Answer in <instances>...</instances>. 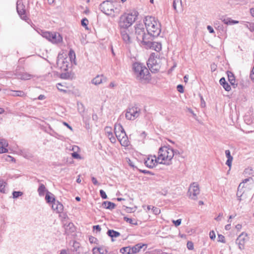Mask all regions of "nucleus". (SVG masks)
<instances>
[{
    "mask_svg": "<svg viewBox=\"0 0 254 254\" xmlns=\"http://www.w3.org/2000/svg\"><path fill=\"white\" fill-rule=\"evenodd\" d=\"M179 154L178 151H175L172 148L167 146L160 147L158 152V161L159 164L170 165L175 155Z\"/></svg>",
    "mask_w": 254,
    "mask_h": 254,
    "instance_id": "f257e3e1",
    "label": "nucleus"
},
{
    "mask_svg": "<svg viewBox=\"0 0 254 254\" xmlns=\"http://www.w3.org/2000/svg\"><path fill=\"white\" fill-rule=\"evenodd\" d=\"M132 69L134 75L137 80L141 82H146L150 79L148 69L143 64L134 63L132 64Z\"/></svg>",
    "mask_w": 254,
    "mask_h": 254,
    "instance_id": "f03ea898",
    "label": "nucleus"
},
{
    "mask_svg": "<svg viewBox=\"0 0 254 254\" xmlns=\"http://www.w3.org/2000/svg\"><path fill=\"white\" fill-rule=\"evenodd\" d=\"M144 23L148 34L151 37H157L160 34L161 25L155 17L146 16Z\"/></svg>",
    "mask_w": 254,
    "mask_h": 254,
    "instance_id": "7ed1b4c3",
    "label": "nucleus"
},
{
    "mask_svg": "<svg viewBox=\"0 0 254 254\" xmlns=\"http://www.w3.org/2000/svg\"><path fill=\"white\" fill-rule=\"evenodd\" d=\"M138 14L137 11L133 10L129 13H126L122 15L119 21V26L120 30L128 29V27L135 21Z\"/></svg>",
    "mask_w": 254,
    "mask_h": 254,
    "instance_id": "20e7f679",
    "label": "nucleus"
},
{
    "mask_svg": "<svg viewBox=\"0 0 254 254\" xmlns=\"http://www.w3.org/2000/svg\"><path fill=\"white\" fill-rule=\"evenodd\" d=\"M68 58L70 61L69 63H67L64 68V79H72L74 77V73L72 71V68L73 64H76V55L74 51L70 49L68 53Z\"/></svg>",
    "mask_w": 254,
    "mask_h": 254,
    "instance_id": "39448f33",
    "label": "nucleus"
},
{
    "mask_svg": "<svg viewBox=\"0 0 254 254\" xmlns=\"http://www.w3.org/2000/svg\"><path fill=\"white\" fill-rule=\"evenodd\" d=\"M114 132L116 136L123 146H127L129 145L128 137L122 126L119 124H115L114 127Z\"/></svg>",
    "mask_w": 254,
    "mask_h": 254,
    "instance_id": "423d86ee",
    "label": "nucleus"
},
{
    "mask_svg": "<svg viewBox=\"0 0 254 254\" xmlns=\"http://www.w3.org/2000/svg\"><path fill=\"white\" fill-rule=\"evenodd\" d=\"M135 33L136 40L144 46L145 42H147L151 37L148 33H145L144 26L142 24H138L135 27Z\"/></svg>",
    "mask_w": 254,
    "mask_h": 254,
    "instance_id": "0eeeda50",
    "label": "nucleus"
},
{
    "mask_svg": "<svg viewBox=\"0 0 254 254\" xmlns=\"http://www.w3.org/2000/svg\"><path fill=\"white\" fill-rule=\"evenodd\" d=\"M148 67L152 72L158 71L161 67V60L157 58L155 53H152L147 63Z\"/></svg>",
    "mask_w": 254,
    "mask_h": 254,
    "instance_id": "6e6552de",
    "label": "nucleus"
},
{
    "mask_svg": "<svg viewBox=\"0 0 254 254\" xmlns=\"http://www.w3.org/2000/svg\"><path fill=\"white\" fill-rule=\"evenodd\" d=\"M40 33L43 37L46 38L53 43L58 44L61 43L63 40L62 36L58 33L50 32L48 31L41 30Z\"/></svg>",
    "mask_w": 254,
    "mask_h": 254,
    "instance_id": "1a4fd4ad",
    "label": "nucleus"
},
{
    "mask_svg": "<svg viewBox=\"0 0 254 254\" xmlns=\"http://www.w3.org/2000/svg\"><path fill=\"white\" fill-rule=\"evenodd\" d=\"M140 109L137 107L128 108L126 113V118L128 120H134L140 115Z\"/></svg>",
    "mask_w": 254,
    "mask_h": 254,
    "instance_id": "9d476101",
    "label": "nucleus"
},
{
    "mask_svg": "<svg viewBox=\"0 0 254 254\" xmlns=\"http://www.w3.org/2000/svg\"><path fill=\"white\" fill-rule=\"evenodd\" d=\"M121 35L124 42L127 45L132 43L133 38V34L128 29H123L120 30Z\"/></svg>",
    "mask_w": 254,
    "mask_h": 254,
    "instance_id": "9b49d317",
    "label": "nucleus"
},
{
    "mask_svg": "<svg viewBox=\"0 0 254 254\" xmlns=\"http://www.w3.org/2000/svg\"><path fill=\"white\" fill-rule=\"evenodd\" d=\"M200 193L199 186L197 183H192L189 188L188 194L189 197L195 200L197 198V195Z\"/></svg>",
    "mask_w": 254,
    "mask_h": 254,
    "instance_id": "f8f14e48",
    "label": "nucleus"
},
{
    "mask_svg": "<svg viewBox=\"0 0 254 254\" xmlns=\"http://www.w3.org/2000/svg\"><path fill=\"white\" fill-rule=\"evenodd\" d=\"M101 10L107 15H111L114 12V6L110 1H104L100 5Z\"/></svg>",
    "mask_w": 254,
    "mask_h": 254,
    "instance_id": "ddd939ff",
    "label": "nucleus"
},
{
    "mask_svg": "<svg viewBox=\"0 0 254 254\" xmlns=\"http://www.w3.org/2000/svg\"><path fill=\"white\" fill-rule=\"evenodd\" d=\"M152 37H151L149 40L145 42L143 46L146 49H152L156 52H159L162 49L161 44L160 43L152 42Z\"/></svg>",
    "mask_w": 254,
    "mask_h": 254,
    "instance_id": "4468645a",
    "label": "nucleus"
},
{
    "mask_svg": "<svg viewBox=\"0 0 254 254\" xmlns=\"http://www.w3.org/2000/svg\"><path fill=\"white\" fill-rule=\"evenodd\" d=\"M144 163L147 167L152 168L159 163L158 157H156L155 155H149L145 159Z\"/></svg>",
    "mask_w": 254,
    "mask_h": 254,
    "instance_id": "2eb2a0df",
    "label": "nucleus"
},
{
    "mask_svg": "<svg viewBox=\"0 0 254 254\" xmlns=\"http://www.w3.org/2000/svg\"><path fill=\"white\" fill-rule=\"evenodd\" d=\"M147 248V245L143 243H138L131 247V252L132 254L144 252Z\"/></svg>",
    "mask_w": 254,
    "mask_h": 254,
    "instance_id": "dca6fc26",
    "label": "nucleus"
},
{
    "mask_svg": "<svg viewBox=\"0 0 254 254\" xmlns=\"http://www.w3.org/2000/svg\"><path fill=\"white\" fill-rule=\"evenodd\" d=\"M53 210L57 213H59V216L61 217V220L63 221L62 217L63 212L64 210V206L59 201H56L52 205Z\"/></svg>",
    "mask_w": 254,
    "mask_h": 254,
    "instance_id": "f3484780",
    "label": "nucleus"
},
{
    "mask_svg": "<svg viewBox=\"0 0 254 254\" xmlns=\"http://www.w3.org/2000/svg\"><path fill=\"white\" fill-rule=\"evenodd\" d=\"M24 7L25 6L23 4H19L18 3V1L17 2L16 9L19 15L20 16L21 19L26 20V19H27V17L26 14L25 9Z\"/></svg>",
    "mask_w": 254,
    "mask_h": 254,
    "instance_id": "a211bd4d",
    "label": "nucleus"
},
{
    "mask_svg": "<svg viewBox=\"0 0 254 254\" xmlns=\"http://www.w3.org/2000/svg\"><path fill=\"white\" fill-rule=\"evenodd\" d=\"M15 75L18 79L21 80H28L31 79L33 75L27 72H20L16 69L15 71Z\"/></svg>",
    "mask_w": 254,
    "mask_h": 254,
    "instance_id": "6ab92c4d",
    "label": "nucleus"
},
{
    "mask_svg": "<svg viewBox=\"0 0 254 254\" xmlns=\"http://www.w3.org/2000/svg\"><path fill=\"white\" fill-rule=\"evenodd\" d=\"M104 130L106 135L109 138L110 141L113 143H115L116 139L113 135L112 127H106Z\"/></svg>",
    "mask_w": 254,
    "mask_h": 254,
    "instance_id": "aec40b11",
    "label": "nucleus"
},
{
    "mask_svg": "<svg viewBox=\"0 0 254 254\" xmlns=\"http://www.w3.org/2000/svg\"><path fill=\"white\" fill-rule=\"evenodd\" d=\"M252 178H249L245 179L243 182L241 183L238 188V192L237 193V196L238 197H241L242 195V189L244 188H247V185L245 186V184L250 181H252Z\"/></svg>",
    "mask_w": 254,
    "mask_h": 254,
    "instance_id": "412c9836",
    "label": "nucleus"
},
{
    "mask_svg": "<svg viewBox=\"0 0 254 254\" xmlns=\"http://www.w3.org/2000/svg\"><path fill=\"white\" fill-rule=\"evenodd\" d=\"M107 81V78L103 75H98L92 80V84L97 85Z\"/></svg>",
    "mask_w": 254,
    "mask_h": 254,
    "instance_id": "4be33fe9",
    "label": "nucleus"
},
{
    "mask_svg": "<svg viewBox=\"0 0 254 254\" xmlns=\"http://www.w3.org/2000/svg\"><path fill=\"white\" fill-rule=\"evenodd\" d=\"M8 146V143L3 139H1V142H0V153H3L8 152L6 148Z\"/></svg>",
    "mask_w": 254,
    "mask_h": 254,
    "instance_id": "5701e85b",
    "label": "nucleus"
},
{
    "mask_svg": "<svg viewBox=\"0 0 254 254\" xmlns=\"http://www.w3.org/2000/svg\"><path fill=\"white\" fill-rule=\"evenodd\" d=\"M45 199L47 203H52V204L54 203V202L56 201L54 197V194L48 191L46 194Z\"/></svg>",
    "mask_w": 254,
    "mask_h": 254,
    "instance_id": "b1692460",
    "label": "nucleus"
},
{
    "mask_svg": "<svg viewBox=\"0 0 254 254\" xmlns=\"http://www.w3.org/2000/svg\"><path fill=\"white\" fill-rule=\"evenodd\" d=\"M219 82L226 91H229L231 90L230 85L226 81L224 77H222L220 79Z\"/></svg>",
    "mask_w": 254,
    "mask_h": 254,
    "instance_id": "393cba45",
    "label": "nucleus"
},
{
    "mask_svg": "<svg viewBox=\"0 0 254 254\" xmlns=\"http://www.w3.org/2000/svg\"><path fill=\"white\" fill-rule=\"evenodd\" d=\"M75 229V227L72 223H69L66 227L64 226V230L67 234L73 232Z\"/></svg>",
    "mask_w": 254,
    "mask_h": 254,
    "instance_id": "a878e982",
    "label": "nucleus"
},
{
    "mask_svg": "<svg viewBox=\"0 0 254 254\" xmlns=\"http://www.w3.org/2000/svg\"><path fill=\"white\" fill-rule=\"evenodd\" d=\"M102 206L106 209L112 210L115 207L116 205L110 201H104L102 204Z\"/></svg>",
    "mask_w": 254,
    "mask_h": 254,
    "instance_id": "bb28decb",
    "label": "nucleus"
},
{
    "mask_svg": "<svg viewBox=\"0 0 254 254\" xmlns=\"http://www.w3.org/2000/svg\"><path fill=\"white\" fill-rule=\"evenodd\" d=\"M222 21L224 23L227 25H232L239 23L238 21L232 20L230 18H225L222 19Z\"/></svg>",
    "mask_w": 254,
    "mask_h": 254,
    "instance_id": "cd10ccee",
    "label": "nucleus"
},
{
    "mask_svg": "<svg viewBox=\"0 0 254 254\" xmlns=\"http://www.w3.org/2000/svg\"><path fill=\"white\" fill-rule=\"evenodd\" d=\"M107 234L108 236L111 238L118 237L120 236V234L119 232L115 231L113 230H109L107 232Z\"/></svg>",
    "mask_w": 254,
    "mask_h": 254,
    "instance_id": "c85d7f7f",
    "label": "nucleus"
},
{
    "mask_svg": "<svg viewBox=\"0 0 254 254\" xmlns=\"http://www.w3.org/2000/svg\"><path fill=\"white\" fill-rule=\"evenodd\" d=\"M131 249V247H124L121 249L120 252L122 254H132Z\"/></svg>",
    "mask_w": 254,
    "mask_h": 254,
    "instance_id": "c756f323",
    "label": "nucleus"
},
{
    "mask_svg": "<svg viewBox=\"0 0 254 254\" xmlns=\"http://www.w3.org/2000/svg\"><path fill=\"white\" fill-rule=\"evenodd\" d=\"M173 8L174 10H175L176 11H177V7H182V0H174L173 1Z\"/></svg>",
    "mask_w": 254,
    "mask_h": 254,
    "instance_id": "7c9ffc66",
    "label": "nucleus"
},
{
    "mask_svg": "<svg viewBox=\"0 0 254 254\" xmlns=\"http://www.w3.org/2000/svg\"><path fill=\"white\" fill-rule=\"evenodd\" d=\"M46 191V188L44 185L41 184L40 185L38 189V192L39 193V195L43 196L44 195V192Z\"/></svg>",
    "mask_w": 254,
    "mask_h": 254,
    "instance_id": "2f4dec72",
    "label": "nucleus"
},
{
    "mask_svg": "<svg viewBox=\"0 0 254 254\" xmlns=\"http://www.w3.org/2000/svg\"><path fill=\"white\" fill-rule=\"evenodd\" d=\"M73 250L78 252V253H81V248H80V244L79 243L75 241H73Z\"/></svg>",
    "mask_w": 254,
    "mask_h": 254,
    "instance_id": "473e14b6",
    "label": "nucleus"
},
{
    "mask_svg": "<svg viewBox=\"0 0 254 254\" xmlns=\"http://www.w3.org/2000/svg\"><path fill=\"white\" fill-rule=\"evenodd\" d=\"M227 74L229 82L232 85H234L235 81V78L234 74L231 72H228Z\"/></svg>",
    "mask_w": 254,
    "mask_h": 254,
    "instance_id": "72a5a7b5",
    "label": "nucleus"
},
{
    "mask_svg": "<svg viewBox=\"0 0 254 254\" xmlns=\"http://www.w3.org/2000/svg\"><path fill=\"white\" fill-rule=\"evenodd\" d=\"M236 243L238 244L240 249L242 250L244 248L245 239H236Z\"/></svg>",
    "mask_w": 254,
    "mask_h": 254,
    "instance_id": "f704fd0d",
    "label": "nucleus"
},
{
    "mask_svg": "<svg viewBox=\"0 0 254 254\" xmlns=\"http://www.w3.org/2000/svg\"><path fill=\"white\" fill-rule=\"evenodd\" d=\"M13 93L12 95L14 96H20V97H24L26 95L24 92L22 91H13Z\"/></svg>",
    "mask_w": 254,
    "mask_h": 254,
    "instance_id": "c9c22d12",
    "label": "nucleus"
},
{
    "mask_svg": "<svg viewBox=\"0 0 254 254\" xmlns=\"http://www.w3.org/2000/svg\"><path fill=\"white\" fill-rule=\"evenodd\" d=\"M124 219L125 221H126L129 224H133V225L137 224V222H134V220H132L131 218H129L127 217H124Z\"/></svg>",
    "mask_w": 254,
    "mask_h": 254,
    "instance_id": "e433bc0d",
    "label": "nucleus"
},
{
    "mask_svg": "<svg viewBox=\"0 0 254 254\" xmlns=\"http://www.w3.org/2000/svg\"><path fill=\"white\" fill-rule=\"evenodd\" d=\"M23 194V192L21 191H14L12 193L13 197L14 198H16L20 196H21Z\"/></svg>",
    "mask_w": 254,
    "mask_h": 254,
    "instance_id": "4c0bfd02",
    "label": "nucleus"
},
{
    "mask_svg": "<svg viewBox=\"0 0 254 254\" xmlns=\"http://www.w3.org/2000/svg\"><path fill=\"white\" fill-rule=\"evenodd\" d=\"M151 210L153 211V213L155 215H158L161 212V210L159 208L154 206L152 207Z\"/></svg>",
    "mask_w": 254,
    "mask_h": 254,
    "instance_id": "58836bf2",
    "label": "nucleus"
},
{
    "mask_svg": "<svg viewBox=\"0 0 254 254\" xmlns=\"http://www.w3.org/2000/svg\"><path fill=\"white\" fill-rule=\"evenodd\" d=\"M5 182L3 181L0 180V191L3 193L5 192L4 185Z\"/></svg>",
    "mask_w": 254,
    "mask_h": 254,
    "instance_id": "ea45409f",
    "label": "nucleus"
},
{
    "mask_svg": "<svg viewBox=\"0 0 254 254\" xmlns=\"http://www.w3.org/2000/svg\"><path fill=\"white\" fill-rule=\"evenodd\" d=\"M63 55L62 54H59L58 57L57 59V64L59 65V64L61 63L63 64L64 63V60L62 59Z\"/></svg>",
    "mask_w": 254,
    "mask_h": 254,
    "instance_id": "a19ab883",
    "label": "nucleus"
},
{
    "mask_svg": "<svg viewBox=\"0 0 254 254\" xmlns=\"http://www.w3.org/2000/svg\"><path fill=\"white\" fill-rule=\"evenodd\" d=\"M187 248L189 250H192L193 249V244L191 241H188L187 243Z\"/></svg>",
    "mask_w": 254,
    "mask_h": 254,
    "instance_id": "79ce46f5",
    "label": "nucleus"
},
{
    "mask_svg": "<svg viewBox=\"0 0 254 254\" xmlns=\"http://www.w3.org/2000/svg\"><path fill=\"white\" fill-rule=\"evenodd\" d=\"M100 195L102 198L106 199L107 198V196L105 192L103 190H100Z\"/></svg>",
    "mask_w": 254,
    "mask_h": 254,
    "instance_id": "37998d69",
    "label": "nucleus"
},
{
    "mask_svg": "<svg viewBox=\"0 0 254 254\" xmlns=\"http://www.w3.org/2000/svg\"><path fill=\"white\" fill-rule=\"evenodd\" d=\"M181 222L182 220L181 219L173 221V223L176 227L179 226L181 224Z\"/></svg>",
    "mask_w": 254,
    "mask_h": 254,
    "instance_id": "c03bdc74",
    "label": "nucleus"
},
{
    "mask_svg": "<svg viewBox=\"0 0 254 254\" xmlns=\"http://www.w3.org/2000/svg\"><path fill=\"white\" fill-rule=\"evenodd\" d=\"M88 24V20L86 18H84L81 20V24L83 26H86Z\"/></svg>",
    "mask_w": 254,
    "mask_h": 254,
    "instance_id": "a18cd8bd",
    "label": "nucleus"
},
{
    "mask_svg": "<svg viewBox=\"0 0 254 254\" xmlns=\"http://www.w3.org/2000/svg\"><path fill=\"white\" fill-rule=\"evenodd\" d=\"M71 156L74 158L76 159H80V155L77 153V152H74L73 153H71Z\"/></svg>",
    "mask_w": 254,
    "mask_h": 254,
    "instance_id": "49530a36",
    "label": "nucleus"
},
{
    "mask_svg": "<svg viewBox=\"0 0 254 254\" xmlns=\"http://www.w3.org/2000/svg\"><path fill=\"white\" fill-rule=\"evenodd\" d=\"M233 159V158H229L227 159V160L226 162V164L230 168L231 167Z\"/></svg>",
    "mask_w": 254,
    "mask_h": 254,
    "instance_id": "de8ad7c7",
    "label": "nucleus"
},
{
    "mask_svg": "<svg viewBox=\"0 0 254 254\" xmlns=\"http://www.w3.org/2000/svg\"><path fill=\"white\" fill-rule=\"evenodd\" d=\"M177 90L180 93H183L184 92V88L183 85H178L177 86Z\"/></svg>",
    "mask_w": 254,
    "mask_h": 254,
    "instance_id": "09e8293b",
    "label": "nucleus"
},
{
    "mask_svg": "<svg viewBox=\"0 0 254 254\" xmlns=\"http://www.w3.org/2000/svg\"><path fill=\"white\" fill-rule=\"evenodd\" d=\"M216 237V235H215V233L214 231H211L210 232H209V238H215Z\"/></svg>",
    "mask_w": 254,
    "mask_h": 254,
    "instance_id": "8fccbe9b",
    "label": "nucleus"
},
{
    "mask_svg": "<svg viewBox=\"0 0 254 254\" xmlns=\"http://www.w3.org/2000/svg\"><path fill=\"white\" fill-rule=\"evenodd\" d=\"M225 154L228 159L229 158H233V157L231 155L230 151L229 150H226L225 151Z\"/></svg>",
    "mask_w": 254,
    "mask_h": 254,
    "instance_id": "3c124183",
    "label": "nucleus"
},
{
    "mask_svg": "<svg viewBox=\"0 0 254 254\" xmlns=\"http://www.w3.org/2000/svg\"><path fill=\"white\" fill-rule=\"evenodd\" d=\"M92 182L95 185H99V183L98 182L97 180L94 177H92L91 178Z\"/></svg>",
    "mask_w": 254,
    "mask_h": 254,
    "instance_id": "603ef678",
    "label": "nucleus"
},
{
    "mask_svg": "<svg viewBox=\"0 0 254 254\" xmlns=\"http://www.w3.org/2000/svg\"><path fill=\"white\" fill-rule=\"evenodd\" d=\"M223 214L222 213H220L218 216L217 217H216L215 219L217 221H219L221 220V218L223 217Z\"/></svg>",
    "mask_w": 254,
    "mask_h": 254,
    "instance_id": "864d4df0",
    "label": "nucleus"
},
{
    "mask_svg": "<svg viewBox=\"0 0 254 254\" xmlns=\"http://www.w3.org/2000/svg\"><path fill=\"white\" fill-rule=\"evenodd\" d=\"M250 77L252 80L254 81V65L250 74Z\"/></svg>",
    "mask_w": 254,
    "mask_h": 254,
    "instance_id": "5fc2aeb1",
    "label": "nucleus"
},
{
    "mask_svg": "<svg viewBox=\"0 0 254 254\" xmlns=\"http://www.w3.org/2000/svg\"><path fill=\"white\" fill-rule=\"evenodd\" d=\"M207 29L210 33H213L214 32L213 28L210 25L207 26Z\"/></svg>",
    "mask_w": 254,
    "mask_h": 254,
    "instance_id": "6e6d98bb",
    "label": "nucleus"
},
{
    "mask_svg": "<svg viewBox=\"0 0 254 254\" xmlns=\"http://www.w3.org/2000/svg\"><path fill=\"white\" fill-rule=\"evenodd\" d=\"M79 147L77 146H76V145H74L72 146V150L74 152H78V150H79Z\"/></svg>",
    "mask_w": 254,
    "mask_h": 254,
    "instance_id": "4d7b16f0",
    "label": "nucleus"
},
{
    "mask_svg": "<svg viewBox=\"0 0 254 254\" xmlns=\"http://www.w3.org/2000/svg\"><path fill=\"white\" fill-rule=\"evenodd\" d=\"M127 162L130 167H131L132 168L135 167V165H134V163L129 159H128Z\"/></svg>",
    "mask_w": 254,
    "mask_h": 254,
    "instance_id": "13d9d810",
    "label": "nucleus"
},
{
    "mask_svg": "<svg viewBox=\"0 0 254 254\" xmlns=\"http://www.w3.org/2000/svg\"><path fill=\"white\" fill-rule=\"evenodd\" d=\"M57 88L58 89V90H59L60 91H64V89L62 88L63 86L62 85V84L58 83L57 84Z\"/></svg>",
    "mask_w": 254,
    "mask_h": 254,
    "instance_id": "bf43d9fd",
    "label": "nucleus"
},
{
    "mask_svg": "<svg viewBox=\"0 0 254 254\" xmlns=\"http://www.w3.org/2000/svg\"><path fill=\"white\" fill-rule=\"evenodd\" d=\"M94 230H97L98 231H100L101 230V228L99 225H96L93 226Z\"/></svg>",
    "mask_w": 254,
    "mask_h": 254,
    "instance_id": "052dcab7",
    "label": "nucleus"
},
{
    "mask_svg": "<svg viewBox=\"0 0 254 254\" xmlns=\"http://www.w3.org/2000/svg\"><path fill=\"white\" fill-rule=\"evenodd\" d=\"M77 105H78V108L79 110H82V111H83V106L81 103H80V104L78 103Z\"/></svg>",
    "mask_w": 254,
    "mask_h": 254,
    "instance_id": "680f3d73",
    "label": "nucleus"
},
{
    "mask_svg": "<svg viewBox=\"0 0 254 254\" xmlns=\"http://www.w3.org/2000/svg\"><path fill=\"white\" fill-rule=\"evenodd\" d=\"M45 98V96L44 95H40L39 96V97H38V99L39 100H43Z\"/></svg>",
    "mask_w": 254,
    "mask_h": 254,
    "instance_id": "e2e57ef3",
    "label": "nucleus"
},
{
    "mask_svg": "<svg viewBox=\"0 0 254 254\" xmlns=\"http://www.w3.org/2000/svg\"><path fill=\"white\" fill-rule=\"evenodd\" d=\"M64 126H66L71 131H72V127L65 122H64Z\"/></svg>",
    "mask_w": 254,
    "mask_h": 254,
    "instance_id": "0e129e2a",
    "label": "nucleus"
},
{
    "mask_svg": "<svg viewBox=\"0 0 254 254\" xmlns=\"http://www.w3.org/2000/svg\"><path fill=\"white\" fill-rule=\"evenodd\" d=\"M184 81L185 82H188V80L189 79V75H186L184 76Z\"/></svg>",
    "mask_w": 254,
    "mask_h": 254,
    "instance_id": "69168bd1",
    "label": "nucleus"
},
{
    "mask_svg": "<svg viewBox=\"0 0 254 254\" xmlns=\"http://www.w3.org/2000/svg\"><path fill=\"white\" fill-rule=\"evenodd\" d=\"M251 13L252 15L254 17V7L252 8L250 10Z\"/></svg>",
    "mask_w": 254,
    "mask_h": 254,
    "instance_id": "338daca9",
    "label": "nucleus"
},
{
    "mask_svg": "<svg viewBox=\"0 0 254 254\" xmlns=\"http://www.w3.org/2000/svg\"><path fill=\"white\" fill-rule=\"evenodd\" d=\"M97 250L101 254H103L104 253V250L103 249H102V248H98Z\"/></svg>",
    "mask_w": 254,
    "mask_h": 254,
    "instance_id": "774afa93",
    "label": "nucleus"
}]
</instances>
